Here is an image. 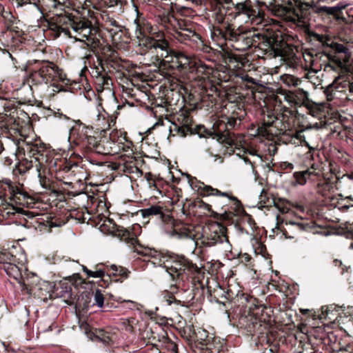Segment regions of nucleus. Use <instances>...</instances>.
<instances>
[{
  "label": "nucleus",
  "instance_id": "f257e3e1",
  "mask_svg": "<svg viewBox=\"0 0 353 353\" xmlns=\"http://www.w3.org/2000/svg\"><path fill=\"white\" fill-rule=\"evenodd\" d=\"M332 48L335 51V54L330 59V62L325 66V70L335 72L337 75L324 91L327 100L330 101L334 98L336 92H346L348 91L353 94V83L347 79L351 52L345 46L341 43H334Z\"/></svg>",
  "mask_w": 353,
  "mask_h": 353
},
{
  "label": "nucleus",
  "instance_id": "f03ea898",
  "mask_svg": "<svg viewBox=\"0 0 353 353\" xmlns=\"http://www.w3.org/2000/svg\"><path fill=\"white\" fill-rule=\"evenodd\" d=\"M294 9V16L293 20L295 24L299 27L307 28L309 21L312 18V12L321 15L327 14L333 16L336 20L342 19L339 14L343 10L345 9L347 4L339 3L332 7L317 6L314 1L303 2L301 0H285Z\"/></svg>",
  "mask_w": 353,
  "mask_h": 353
},
{
  "label": "nucleus",
  "instance_id": "7ed1b4c3",
  "mask_svg": "<svg viewBox=\"0 0 353 353\" xmlns=\"http://www.w3.org/2000/svg\"><path fill=\"white\" fill-rule=\"evenodd\" d=\"M233 19L239 28L258 26L263 21V14L251 0H243L234 6Z\"/></svg>",
  "mask_w": 353,
  "mask_h": 353
},
{
  "label": "nucleus",
  "instance_id": "20e7f679",
  "mask_svg": "<svg viewBox=\"0 0 353 353\" xmlns=\"http://www.w3.org/2000/svg\"><path fill=\"white\" fill-rule=\"evenodd\" d=\"M259 34L252 33L250 30L238 27L236 30L228 26L224 32L225 40L234 43L233 48L236 50L243 51L251 47L259 39Z\"/></svg>",
  "mask_w": 353,
  "mask_h": 353
},
{
  "label": "nucleus",
  "instance_id": "39448f33",
  "mask_svg": "<svg viewBox=\"0 0 353 353\" xmlns=\"http://www.w3.org/2000/svg\"><path fill=\"white\" fill-rule=\"evenodd\" d=\"M74 34L70 31L68 37L76 41L83 43L92 52L99 45V40L92 33V25L88 21H78L70 23Z\"/></svg>",
  "mask_w": 353,
  "mask_h": 353
},
{
  "label": "nucleus",
  "instance_id": "423d86ee",
  "mask_svg": "<svg viewBox=\"0 0 353 353\" xmlns=\"http://www.w3.org/2000/svg\"><path fill=\"white\" fill-rule=\"evenodd\" d=\"M160 266H163L172 279L179 277L185 270V261L182 256L174 254H161Z\"/></svg>",
  "mask_w": 353,
  "mask_h": 353
},
{
  "label": "nucleus",
  "instance_id": "0eeeda50",
  "mask_svg": "<svg viewBox=\"0 0 353 353\" xmlns=\"http://www.w3.org/2000/svg\"><path fill=\"white\" fill-rule=\"evenodd\" d=\"M148 46L150 49H154L157 55L165 62L173 61L172 54L174 51L163 34L158 33L155 37L150 38Z\"/></svg>",
  "mask_w": 353,
  "mask_h": 353
},
{
  "label": "nucleus",
  "instance_id": "6e6552de",
  "mask_svg": "<svg viewBox=\"0 0 353 353\" xmlns=\"http://www.w3.org/2000/svg\"><path fill=\"white\" fill-rule=\"evenodd\" d=\"M177 121L179 125H176V130L180 136L184 137L190 133L191 134H196L200 138L204 137L203 132H205L204 126L196 125L192 128V120L187 113L182 112L179 116Z\"/></svg>",
  "mask_w": 353,
  "mask_h": 353
},
{
  "label": "nucleus",
  "instance_id": "1a4fd4ad",
  "mask_svg": "<svg viewBox=\"0 0 353 353\" xmlns=\"http://www.w3.org/2000/svg\"><path fill=\"white\" fill-rule=\"evenodd\" d=\"M37 77L41 79L40 82L45 83H48L50 81H55L57 78L61 81L64 80L56 65L51 63H44L38 71L32 74V81H34Z\"/></svg>",
  "mask_w": 353,
  "mask_h": 353
},
{
  "label": "nucleus",
  "instance_id": "9d476101",
  "mask_svg": "<svg viewBox=\"0 0 353 353\" xmlns=\"http://www.w3.org/2000/svg\"><path fill=\"white\" fill-rule=\"evenodd\" d=\"M172 57L173 58V61H170L173 64L172 67L181 71L192 70L195 65L194 60L183 52H173Z\"/></svg>",
  "mask_w": 353,
  "mask_h": 353
},
{
  "label": "nucleus",
  "instance_id": "9b49d317",
  "mask_svg": "<svg viewBox=\"0 0 353 353\" xmlns=\"http://www.w3.org/2000/svg\"><path fill=\"white\" fill-rule=\"evenodd\" d=\"M141 214L143 218H147L150 216H157L163 223L167 225H170L171 228L174 226V219L168 214H165L162 211V208L158 205H152L150 208L143 209L141 210Z\"/></svg>",
  "mask_w": 353,
  "mask_h": 353
},
{
  "label": "nucleus",
  "instance_id": "f8f14e48",
  "mask_svg": "<svg viewBox=\"0 0 353 353\" xmlns=\"http://www.w3.org/2000/svg\"><path fill=\"white\" fill-rule=\"evenodd\" d=\"M204 192L208 195H217L228 197L230 201L232 202V208L236 214H241L244 212L240 201L232 195H229L227 192H223L217 189H214L210 186L205 185L203 187Z\"/></svg>",
  "mask_w": 353,
  "mask_h": 353
},
{
  "label": "nucleus",
  "instance_id": "ddd939ff",
  "mask_svg": "<svg viewBox=\"0 0 353 353\" xmlns=\"http://www.w3.org/2000/svg\"><path fill=\"white\" fill-rule=\"evenodd\" d=\"M95 152L101 154L116 153V144L111 141L110 137H100Z\"/></svg>",
  "mask_w": 353,
  "mask_h": 353
},
{
  "label": "nucleus",
  "instance_id": "4468645a",
  "mask_svg": "<svg viewBox=\"0 0 353 353\" xmlns=\"http://www.w3.org/2000/svg\"><path fill=\"white\" fill-rule=\"evenodd\" d=\"M225 228L220 226L219 232H211L206 239L205 244L208 246H213L216 243H229L227 236L225 234Z\"/></svg>",
  "mask_w": 353,
  "mask_h": 353
},
{
  "label": "nucleus",
  "instance_id": "2eb2a0df",
  "mask_svg": "<svg viewBox=\"0 0 353 353\" xmlns=\"http://www.w3.org/2000/svg\"><path fill=\"white\" fill-rule=\"evenodd\" d=\"M160 23L165 28L176 29L178 26H180L179 22L176 20L172 14V9L170 10H163L162 14L159 15Z\"/></svg>",
  "mask_w": 353,
  "mask_h": 353
},
{
  "label": "nucleus",
  "instance_id": "dca6fc26",
  "mask_svg": "<svg viewBox=\"0 0 353 353\" xmlns=\"http://www.w3.org/2000/svg\"><path fill=\"white\" fill-rule=\"evenodd\" d=\"M19 283L22 286L23 290H27L30 294L37 295L39 296H43L45 292H48L49 283L46 281H41L39 283L32 285L30 288L28 287V284L24 282Z\"/></svg>",
  "mask_w": 353,
  "mask_h": 353
},
{
  "label": "nucleus",
  "instance_id": "f3484780",
  "mask_svg": "<svg viewBox=\"0 0 353 353\" xmlns=\"http://www.w3.org/2000/svg\"><path fill=\"white\" fill-rule=\"evenodd\" d=\"M81 329L83 330L88 338L92 341L98 339L103 343H109L110 337L103 330H99L96 333H93L90 330L89 327L86 323L85 325L82 324L81 325Z\"/></svg>",
  "mask_w": 353,
  "mask_h": 353
},
{
  "label": "nucleus",
  "instance_id": "a211bd4d",
  "mask_svg": "<svg viewBox=\"0 0 353 353\" xmlns=\"http://www.w3.org/2000/svg\"><path fill=\"white\" fill-rule=\"evenodd\" d=\"M303 2H306L305 0H301ZM272 1L276 2V0H271L270 2L272 3ZM282 3L283 5L282 6H278V8L275 6V14L279 16H284V15H288V18L289 21L293 22L295 23V21L293 20V17L294 16V9L291 8V6L288 4L287 2H285V0H282Z\"/></svg>",
  "mask_w": 353,
  "mask_h": 353
},
{
  "label": "nucleus",
  "instance_id": "6ab92c4d",
  "mask_svg": "<svg viewBox=\"0 0 353 353\" xmlns=\"http://www.w3.org/2000/svg\"><path fill=\"white\" fill-rule=\"evenodd\" d=\"M177 292V287L176 285H171L169 290H165L161 292L159 298L163 305H170L176 301L174 294Z\"/></svg>",
  "mask_w": 353,
  "mask_h": 353
},
{
  "label": "nucleus",
  "instance_id": "aec40b11",
  "mask_svg": "<svg viewBox=\"0 0 353 353\" xmlns=\"http://www.w3.org/2000/svg\"><path fill=\"white\" fill-rule=\"evenodd\" d=\"M165 233L169 237L176 239H186L188 240L192 245L196 244L193 236L186 231L179 232L175 229H172L171 230H165Z\"/></svg>",
  "mask_w": 353,
  "mask_h": 353
},
{
  "label": "nucleus",
  "instance_id": "412c9836",
  "mask_svg": "<svg viewBox=\"0 0 353 353\" xmlns=\"http://www.w3.org/2000/svg\"><path fill=\"white\" fill-rule=\"evenodd\" d=\"M198 334H200L199 339L203 341V344L206 345V348L210 350L211 353H217L219 352V347L214 346L210 341L211 338H208L207 332L205 330L198 331ZM199 338V336H197Z\"/></svg>",
  "mask_w": 353,
  "mask_h": 353
},
{
  "label": "nucleus",
  "instance_id": "4be33fe9",
  "mask_svg": "<svg viewBox=\"0 0 353 353\" xmlns=\"http://www.w3.org/2000/svg\"><path fill=\"white\" fill-rule=\"evenodd\" d=\"M177 38L183 42L185 41H195L199 39V35L194 31L190 29H183L181 31L176 32Z\"/></svg>",
  "mask_w": 353,
  "mask_h": 353
},
{
  "label": "nucleus",
  "instance_id": "5701e85b",
  "mask_svg": "<svg viewBox=\"0 0 353 353\" xmlns=\"http://www.w3.org/2000/svg\"><path fill=\"white\" fill-rule=\"evenodd\" d=\"M117 146L119 150H121L126 152L128 154H132V143L128 141L125 135H121L117 140Z\"/></svg>",
  "mask_w": 353,
  "mask_h": 353
},
{
  "label": "nucleus",
  "instance_id": "b1692460",
  "mask_svg": "<svg viewBox=\"0 0 353 353\" xmlns=\"http://www.w3.org/2000/svg\"><path fill=\"white\" fill-rule=\"evenodd\" d=\"M313 171L307 169L301 172H296L294 173L293 176L296 180V183L303 185L306 183L307 179L313 175Z\"/></svg>",
  "mask_w": 353,
  "mask_h": 353
},
{
  "label": "nucleus",
  "instance_id": "393cba45",
  "mask_svg": "<svg viewBox=\"0 0 353 353\" xmlns=\"http://www.w3.org/2000/svg\"><path fill=\"white\" fill-rule=\"evenodd\" d=\"M292 92L297 105H304L307 101L309 94L307 91H305L303 89L299 88L292 90Z\"/></svg>",
  "mask_w": 353,
  "mask_h": 353
},
{
  "label": "nucleus",
  "instance_id": "a878e982",
  "mask_svg": "<svg viewBox=\"0 0 353 353\" xmlns=\"http://www.w3.org/2000/svg\"><path fill=\"white\" fill-rule=\"evenodd\" d=\"M97 63L94 64V68H92L91 74L93 77L96 78V80H98L105 73L103 66L102 59L99 57H97Z\"/></svg>",
  "mask_w": 353,
  "mask_h": 353
},
{
  "label": "nucleus",
  "instance_id": "bb28decb",
  "mask_svg": "<svg viewBox=\"0 0 353 353\" xmlns=\"http://www.w3.org/2000/svg\"><path fill=\"white\" fill-rule=\"evenodd\" d=\"M4 268L8 275L12 276L16 280L20 279L21 273L18 266L12 263H8Z\"/></svg>",
  "mask_w": 353,
  "mask_h": 353
},
{
  "label": "nucleus",
  "instance_id": "cd10ccee",
  "mask_svg": "<svg viewBox=\"0 0 353 353\" xmlns=\"http://www.w3.org/2000/svg\"><path fill=\"white\" fill-rule=\"evenodd\" d=\"M309 27H310V24L308 25L307 28H303V27H301V28L304 29L307 32L308 37L310 38V39L312 41H319L320 43L325 45L327 40L326 37L323 34H319L313 31L309 30Z\"/></svg>",
  "mask_w": 353,
  "mask_h": 353
},
{
  "label": "nucleus",
  "instance_id": "c85d7f7f",
  "mask_svg": "<svg viewBox=\"0 0 353 353\" xmlns=\"http://www.w3.org/2000/svg\"><path fill=\"white\" fill-rule=\"evenodd\" d=\"M49 27L51 30L57 33V36H59L61 32H63L65 35L67 36H68V34H70V30L68 28L61 26L59 23H57L54 19H52L49 22Z\"/></svg>",
  "mask_w": 353,
  "mask_h": 353
},
{
  "label": "nucleus",
  "instance_id": "c756f323",
  "mask_svg": "<svg viewBox=\"0 0 353 353\" xmlns=\"http://www.w3.org/2000/svg\"><path fill=\"white\" fill-rule=\"evenodd\" d=\"M282 81L289 87H296L301 83L299 79L290 74L284 75Z\"/></svg>",
  "mask_w": 353,
  "mask_h": 353
},
{
  "label": "nucleus",
  "instance_id": "7c9ffc66",
  "mask_svg": "<svg viewBox=\"0 0 353 353\" xmlns=\"http://www.w3.org/2000/svg\"><path fill=\"white\" fill-rule=\"evenodd\" d=\"M96 82L99 86L98 91H102L104 87L110 89V85L112 84L110 78L106 74L96 80Z\"/></svg>",
  "mask_w": 353,
  "mask_h": 353
},
{
  "label": "nucleus",
  "instance_id": "2f4dec72",
  "mask_svg": "<svg viewBox=\"0 0 353 353\" xmlns=\"http://www.w3.org/2000/svg\"><path fill=\"white\" fill-rule=\"evenodd\" d=\"M17 7H24L26 10H37L40 11L39 6L36 3H30L27 1L17 2Z\"/></svg>",
  "mask_w": 353,
  "mask_h": 353
},
{
  "label": "nucleus",
  "instance_id": "473e14b6",
  "mask_svg": "<svg viewBox=\"0 0 353 353\" xmlns=\"http://www.w3.org/2000/svg\"><path fill=\"white\" fill-rule=\"evenodd\" d=\"M53 19L55 20V21L57 23L61 24V26H63V25H69L70 26L71 22H75L74 21L71 20L70 18H68L65 15H62V14L57 15Z\"/></svg>",
  "mask_w": 353,
  "mask_h": 353
},
{
  "label": "nucleus",
  "instance_id": "72a5a7b5",
  "mask_svg": "<svg viewBox=\"0 0 353 353\" xmlns=\"http://www.w3.org/2000/svg\"><path fill=\"white\" fill-rule=\"evenodd\" d=\"M243 161L247 165V171L251 173L254 176V180L256 181L258 178V173L255 170L253 163L248 158H243Z\"/></svg>",
  "mask_w": 353,
  "mask_h": 353
},
{
  "label": "nucleus",
  "instance_id": "f704fd0d",
  "mask_svg": "<svg viewBox=\"0 0 353 353\" xmlns=\"http://www.w3.org/2000/svg\"><path fill=\"white\" fill-rule=\"evenodd\" d=\"M94 300L95 301L96 305L99 307H102L103 305L104 297L101 293V291L99 289L96 290L94 296Z\"/></svg>",
  "mask_w": 353,
  "mask_h": 353
},
{
  "label": "nucleus",
  "instance_id": "c9c22d12",
  "mask_svg": "<svg viewBox=\"0 0 353 353\" xmlns=\"http://www.w3.org/2000/svg\"><path fill=\"white\" fill-rule=\"evenodd\" d=\"M86 139L87 143L89 145V147L95 151V149L98 145L99 137H97L94 136H87Z\"/></svg>",
  "mask_w": 353,
  "mask_h": 353
},
{
  "label": "nucleus",
  "instance_id": "e433bc0d",
  "mask_svg": "<svg viewBox=\"0 0 353 353\" xmlns=\"http://www.w3.org/2000/svg\"><path fill=\"white\" fill-rule=\"evenodd\" d=\"M30 167L33 168L34 165L32 164H31V165L28 166V168L30 169ZM34 168H35V170H36V172L37 173V177L39 179L40 184L41 185H44V179H43V177L41 175V165H40L39 163H38L37 161V160H35V162H34Z\"/></svg>",
  "mask_w": 353,
  "mask_h": 353
},
{
  "label": "nucleus",
  "instance_id": "4c0bfd02",
  "mask_svg": "<svg viewBox=\"0 0 353 353\" xmlns=\"http://www.w3.org/2000/svg\"><path fill=\"white\" fill-rule=\"evenodd\" d=\"M284 99L289 104L297 105L292 90L288 91L285 94Z\"/></svg>",
  "mask_w": 353,
  "mask_h": 353
},
{
  "label": "nucleus",
  "instance_id": "58836bf2",
  "mask_svg": "<svg viewBox=\"0 0 353 353\" xmlns=\"http://www.w3.org/2000/svg\"><path fill=\"white\" fill-rule=\"evenodd\" d=\"M43 3H44L46 6L51 8H56L58 5H60L61 3L58 0H41Z\"/></svg>",
  "mask_w": 353,
  "mask_h": 353
},
{
  "label": "nucleus",
  "instance_id": "ea45409f",
  "mask_svg": "<svg viewBox=\"0 0 353 353\" xmlns=\"http://www.w3.org/2000/svg\"><path fill=\"white\" fill-rule=\"evenodd\" d=\"M105 275V272L102 270L97 271H91L90 274H88V277L92 278H102Z\"/></svg>",
  "mask_w": 353,
  "mask_h": 353
},
{
  "label": "nucleus",
  "instance_id": "a19ab883",
  "mask_svg": "<svg viewBox=\"0 0 353 353\" xmlns=\"http://www.w3.org/2000/svg\"><path fill=\"white\" fill-rule=\"evenodd\" d=\"M272 54H273L274 57H281V58H283V60H285V57L283 55V52L282 50L272 46Z\"/></svg>",
  "mask_w": 353,
  "mask_h": 353
},
{
  "label": "nucleus",
  "instance_id": "79ce46f5",
  "mask_svg": "<svg viewBox=\"0 0 353 353\" xmlns=\"http://www.w3.org/2000/svg\"><path fill=\"white\" fill-rule=\"evenodd\" d=\"M333 306H323L321 307L322 314L325 317H328L329 314L333 311Z\"/></svg>",
  "mask_w": 353,
  "mask_h": 353
},
{
  "label": "nucleus",
  "instance_id": "37998d69",
  "mask_svg": "<svg viewBox=\"0 0 353 353\" xmlns=\"http://www.w3.org/2000/svg\"><path fill=\"white\" fill-rule=\"evenodd\" d=\"M110 268L113 270L114 274L123 275L124 274V270L121 267H117L116 265H112Z\"/></svg>",
  "mask_w": 353,
  "mask_h": 353
},
{
  "label": "nucleus",
  "instance_id": "c03bdc74",
  "mask_svg": "<svg viewBox=\"0 0 353 353\" xmlns=\"http://www.w3.org/2000/svg\"><path fill=\"white\" fill-rule=\"evenodd\" d=\"M288 224L291 225H296V226H297L301 230L305 229V226H304V225L302 223H299V222H295V221H290L288 222Z\"/></svg>",
  "mask_w": 353,
  "mask_h": 353
},
{
  "label": "nucleus",
  "instance_id": "a18cd8bd",
  "mask_svg": "<svg viewBox=\"0 0 353 353\" xmlns=\"http://www.w3.org/2000/svg\"><path fill=\"white\" fill-rule=\"evenodd\" d=\"M227 119H228V121H227L228 125H229L231 128L234 127V125H236V119L233 118V117H230V118H228Z\"/></svg>",
  "mask_w": 353,
  "mask_h": 353
},
{
  "label": "nucleus",
  "instance_id": "49530a36",
  "mask_svg": "<svg viewBox=\"0 0 353 353\" xmlns=\"http://www.w3.org/2000/svg\"><path fill=\"white\" fill-rule=\"evenodd\" d=\"M225 141H226V143L230 145H234V139L230 137V134H228L227 135V137L225 139Z\"/></svg>",
  "mask_w": 353,
  "mask_h": 353
},
{
  "label": "nucleus",
  "instance_id": "de8ad7c7",
  "mask_svg": "<svg viewBox=\"0 0 353 353\" xmlns=\"http://www.w3.org/2000/svg\"><path fill=\"white\" fill-rule=\"evenodd\" d=\"M83 271L86 274L87 276L88 277V274H90L91 270L87 268V267L83 265L82 266Z\"/></svg>",
  "mask_w": 353,
  "mask_h": 353
},
{
  "label": "nucleus",
  "instance_id": "09e8293b",
  "mask_svg": "<svg viewBox=\"0 0 353 353\" xmlns=\"http://www.w3.org/2000/svg\"><path fill=\"white\" fill-rule=\"evenodd\" d=\"M223 296L226 299H231V296L230 295V292L228 291L227 292H224V295Z\"/></svg>",
  "mask_w": 353,
  "mask_h": 353
},
{
  "label": "nucleus",
  "instance_id": "8fccbe9b",
  "mask_svg": "<svg viewBox=\"0 0 353 353\" xmlns=\"http://www.w3.org/2000/svg\"><path fill=\"white\" fill-rule=\"evenodd\" d=\"M311 171L314 172L313 174H315L314 171L317 169V165H316L314 163H313L310 168H309Z\"/></svg>",
  "mask_w": 353,
  "mask_h": 353
},
{
  "label": "nucleus",
  "instance_id": "3c124183",
  "mask_svg": "<svg viewBox=\"0 0 353 353\" xmlns=\"http://www.w3.org/2000/svg\"><path fill=\"white\" fill-rule=\"evenodd\" d=\"M232 214V213H227L225 211L224 212L223 216H224L225 218H230V216Z\"/></svg>",
  "mask_w": 353,
  "mask_h": 353
},
{
  "label": "nucleus",
  "instance_id": "603ef678",
  "mask_svg": "<svg viewBox=\"0 0 353 353\" xmlns=\"http://www.w3.org/2000/svg\"><path fill=\"white\" fill-rule=\"evenodd\" d=\"M351 207H353V205H345L343 206V209H345V210H348V209H350Z\"/></svg>",
  "mask_w": 353,
  "mask_h": 353
},
{
  "label": "nucleus",
  "instance_id": "864d4df0",
  "mask_svg": "<svg viewBox=\"0 0 353 353\" xmlns=\"http://www.w3.org/2000/svg\"><path fill=\"white\" fill-rule=\"evenodd\" d=\"M334 263L335 265H338V263H339V265L342 264V262L341 261L338 260V259H335L334 261Z\"/></svg>",
  "mask_w": 353,
  "mask_h": 353
},
{
  "label": "nucleus",
  "instance_id": "5fc2aeb1",
  "mask_svg": "<svg viewBox=\"0 0 353 353\" xmlns=\"http://www.w3.org/2000/svg\"><path fill=\"white\" fill-rule=\"evenodd\" d=\"M264 192H265V190H264V189H262V190H261L260 196H260V199H261V200H262V199H263L262 196H263V194Z\"/></svg>",
  "mask_w": 353,
  "mask_h": 353
},
{
  "label": "nucleus",
  "instance_id": "6e6d98bb",
  "mask_svg": "<svg viewBox=\"0 0 353 353\" xmlns=\"http://www.w3.org/2000/svg\"><path fill=\"white\" fill-rule=\"evenodd\" d=\"M247 81H248V82L252 83H254V79H253L252 77H248V79H247Z\"/></svg>",
  "mask_w": 353,
  "mask_h": 353
},
{
  "label": "nucleus",
  "instance_id": "4d7b16f0",
  "mask_svg": "<svg viewBox=\"0 0 353 353\" xmlns=\"http://www.w3.org/2000/svg\"><path fill=\"white\" fill-rule=\"evenodd\" d=\"M115 5H121V0H115Z\"/></svg>",
  "mask_w": 353,
  "mask_h": 353
},
{
  "label": "nucleus",
  "instance_id": "13d9d810",
  "mask_svg": "<svg viewBox=\"0 0 353 353\" xmlns=\"http://www.w3.org/2000/svg\"><path fill=\"white\" fill-rule=\"evenodd\" d=\"M346 199H349L350 201H353V196H348L345 197Z\"/></svg>",
  "mask_w": 353,
  "mask_h": 353
},
{
  "label": "nucleus",
  "instance_id": "bf43d9fd",
  "mask_svg": "<svg viewBox=\"0 0 353 353\" xmlns=\"http://www.w3.org/2000/svg\"><path fill=\"white\" fill-rule=\"evenodd\" d=\"M52 86H53L54 88H55L56 89H57V90H61V89H59V85H58L53 83V84H52Z\"/></svg>",
  "mask_w": 353,
  "mask_h": 353
},
{
  "label": "nucleus",
  "instance_id": "052dcab7",
  "mask_svg": "<svg viewBox=\"0 0 353 353\" xmlns=\"http://www.w3.org/2000/svg\"><path fill=\"white\" fill-rule=\"evenodd\" d=\"M307 146L310 148V152H311L312 150H314V148H312V147H310L307 143Z\"/></svg>",
  "mask_w": 353,
  "mask_h": 353
},
{
  "label": "nucleus",
  "instance_id": "680f3d73",
  "mask_svg": "<svg viewBox=\"0 0 353 353\" xmlns=\"http://www.w3.org/2000/svg\"><path fill=\"white\" fill-rule=\"evenodd\" d=\"M176 349V345L175 344H173V345H172V350L173 351H174Z\"/></svg>",
  "mask_w": 353,
  "mask_h": 353
},
{
  "label": "nucleus",
  "instance_id": "e2e57ef3",
  "mask_svg": "<svg viewBox=\"0 0 353 353\" xmlns=\"http://www.w3.org/2000/svg\"><path fill=\"white\" fill-rule=\"evenodd\" d=\"M4 53H6L10 57H12L11 54L8 51L5 52Z\"/></svg>",
  "mask_w": 353,
  "mask_h": 353
},
{
  "label": "nucleus",
  "instance_id": "0e129e2a",
  "mask_svg": "<svg viewBox=\"0 0 353 353\" xmlns=\"http://www.w3.org/2000/svg\"><path fill=\"white\" fill-rule=\"evenodd\" d=\"M22 212H23V210H21V209L17 210V212H18V213H21Z\"/></svg>",
  "mask_w": 353,
  "mask_h": 353
},
{
  "label": "nucleus",
  "instance_id": "69168bd1",
  "mask_svg": "<svg viewBox=\"0 0 353 353\" xmlns=\"http://www.w3.org/2000/svg\"><path fill=\"white\" fill-rule=\"evenodd\" d=\"M70 168H71V167L68 168V166H65V169H66L67 170H70Z\"/></svg>",
  "mask_w": 353,
  "mask_h": 353
},
{
  "label": "nucleus",
  "instance_id": "338daca9",
  "mask_svg": "<svg viewBox=\"0 0 353 353\" xmlns=\"http://www.w3.org/2000/svg\"><path fill=\"white\" fill-rule=\"evenodd\" d=\"M350 248H351V249H353V243H351V245H350Z\"/></svg>",
  "mask_w": 353,
  "mask_h": 353
},
{
  "label": "nucleus",
  "instance_id": "774afa93",
  "mask_svg": "<svg viewBox=\"0 0 353 353\" xmlns=\"http://www.w3.org/2000/svg\"><path fill=\"white\" fill-rule=\"evenodd\" d=\"M90 57V54H88L85 57L86 59H89Z\"/></svg>",
  "mask_w": 353,
  "mask_h": 353
}]
</instances>
